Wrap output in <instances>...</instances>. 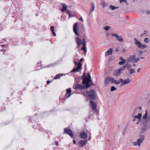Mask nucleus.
<instances>
[{
  "label": "nucleus",
  "mask_w": 150,
  "mask_h": 150,
  "mask_svg": "<svg viewBox=\"0 0 150 150\" xmlns=\"http://www.w3.org/2000/svg\"><path fill=\"white\" fill-rule=\"evenodd\" d=\"M145 111V113L143 116L140 122L141 130L142 132H144L146 130H148L150 127L149 119V118H147V110H146Z\"/></svg>",
  "instance_id": "nucleus-1"
},
{
  "label": "nucleus",
  "mask_w": 150,
  "mask_h": 150,
  "mask_svg": "<svg viewBox=\"0 0 150 150\" xmlns=\"http://www.w3.org/2000/svg\"><path fill=\"white\" fill-rule=\"evenodd\" d=\"M85 93L87 98L92 100H95L96 94L94 89H91L89 91H87Z\"/></svg>",
  "instance_id": "nucleus-2"
},
{
  "label": "nucleus",
  "mask_w": 150,
  "mask_h": 150,
  "mask_svg": "<svg viewBox=\"0 0 150 150\" xmlns=\"http://www.w3.org/2000/svg\"><path fill=\"white\" fill-rule=\"evenodd\" d=\"M134 40L135 41V44L136 46L141 49H144L147 47L146 44H143L141 42L136 38H134Z\"/></svg>",
  "instance_id": "nucleus-3"
},
{
  "label": "nucleus",
  "mask_w": 150,
  "mask_h": 150,
  "mask_svg": "<svg viewBox=\"0 0 150 150\" xmlns=\"http://www.w3.org/2000/svg\"><path fill=\"white\" fill-rule=\"evenodd\" d=\"M71 88H69L66 90V93L64 95V97L61 96L59 97V99L60 100H63L64 101L66 100V98H68L71 96Z\"/></svg>",
  "instance_id": "nucleus-4"
},
{
  "label": "nucleus",
  "mask_w": 150,
  "mask_h": 150,
  "mask_svg": "<svg viewBox=\"0 0 150 150\" xmlns=\"http://www.w3.org/2000/svg\"><path fill=\"white\" fill-rule=\"evenodd\" d=\"M64 132L66 134L69 135L73 139L74 138V134L69 127L64 128Z\"/></svg>",
  "instance_id": "nucleus-5"
},
{
  "label": "nucleus",
  "mask_w": 150,
  "mask_h": 150,
  "mask_svg": "<svg viewBox=\"0 0 150 150\" xmlns=\"http://www.w3.org/2000/svg\"><path fill=\"white\" fill-rule=\"evenodd\" d=\"M87 39L86 38H83V41H82V46L83 47H81V50H83L84 52H86V44L87 42Z\"/></svg>",
  "instance_id": "nucleus-6"
},
{
  "label": "nucleus",
  "mask_w": 150,
  "mask_h": 150,
  "mask_svg": "<svg viewBox=\"0 0 150 150\" xmlns=\"http://www.w3.org/2000/svg\"><path fill=\"white\" fill-rule=\"evenodd\" d=\"M77 23H76L74 25L73 30L74 33L76 35L78 36H80V35L78 33L79 32V28L77 26Z\"/></svg>",
  "instance_id": "nucleus-7"
},
{
  "label": "nucleus",
  "mask_w": 150,
  "mask_h": 150,
  "mask_svg": "<svg viewBox=\"0 0 150 150\" xmlns=\"http://www.w3.org/2000/svg\"><path fill=\"white\" fill-rule=\"evenodd\" d=\"M111 35L112 37H115L116 40L119 42H122L124 41V39L122 36L118 35L116 33H112Z\"/></svg>",
  "instance_id": "nucleus-8"
},
{
  "label": "nucleus",
  "mask_w": 150,
  "mask_h": 150,
  "mask_svg": "<svg viewBox=\"0 0 150 150\" xmlns=\"http://www.w3.org/2000/svg\"><path fill=\"white\" fill-rule=\"evenodd\" d=\"M140 139H138L137 140V143H138V145L139 146H140L141 144L142 143L143 140H144L145 137L144 135L142 134L139 135Z\"/></svg>",
  "instance_id": "nucleus-9"
},
{
  "label": "nucleus",
  "mask_w": 150,
  "mask_h": 150,
  "mask_svg": "<svg viewBox=\"0 0 150 150\" xmlns=\"http://www.w3.org/2000/svg\"><path fill=\"white\" fill-rule=\"evenodd\" d=\"M77 67L71 71V72H76L79 71V69L81 68L82 64L79 62L76 65Z\"/></svg>",
  "instance_id": "nucleus-10"
},
{
  "label": "nucleus",
  "mask_w": 150,
  "mask_h": 150,
  "mask_svg": "<svg viewBox=\"0 0 150 150\" xmlns=\"http://www.w3.org/2000/svg\"><path fill=\"white\" fill-rule=\"evenodd\" d=\"M90 106L91 108L93 110H95L96 112H97V110H96L97 105L95 102L92 100H90Z\"/></svg>",
  "instance_id": "nucleus-11"
},
{
  "label": "nucleus",
  "mask_w": 150,
  "mask_h": 150,
  "mask_svg": "<svg viewBox=\"0 0 150 150\" xmlns=\"http://www.w3.org/2000/svg\"><path fill=\"white\" fill-rule=\"evenodd\" d=\"M136 55H135L130 56L127 59V62L128 63L132 62L133 63V62H134L135 58L136 57Z\"/></svg>",
  "instance_id": "nucleus-12"
},
{
  "label": "nucleus",
  "mask_w": 150,
  "mask_h": 150,
  "mask_svg": "<svg viewBox=\"0 0 150 150\" xmlns=\"http://www.w3.org/2000/svg\"><path fill=\"white\" fill-rule=\"evenodd\" d=\"M88 140L86 139L85 140H81L79 141L78 142V144L80 147H83L87 143Z\"/></svg>",
  "instance_id": "nucleus-13"
},
{
  "label": "nucleus",
  "mask_w": 150,
  "mask_h": 150,
  "mask_svg": "<svg viewBox=\"0 0 150 150\" xmlns=\"http://www.w3.org/2000/svg\"><path fill=\"white\" fill-rule=\"evenodd\" d=\"M114 79L113 78L107 77L105 79V83L106 84L108 83L109 82L111 83H114Z\"/></svg>",
  "instance_id": "nucleus-14"
},
{
  "label": "nucleus",
  "mask_w": 150,
  "mask_h": 150,
  "mask_svg": "<svg viewBox=\"0 0 150 150\" xmlns=\"http://www.w3.org/2000/svg\"><path fill=\"white\" fill-rule=\"evenodd\" d=\"M83 81H82V83L83 84H84V83L87 82H91L92 81L91 79L88 78L86 76H85V77L83 78Z\"/></svg>",
  "instance_id": "nucleus-15"
},
{
  "label": "nucleus",
  "mask_w": 150,
  "mask_h": 150,
  "mask_svg": "<svg viewBox=\"0 0 150 150\" xmlns=\"http://www.w3.org/2000/svg\"><path fill=\"white\" fill-rule=\"evenodd\" d=\"M119 81L120 82L122 81L123 83L125 84V85L129 83L131 81V80L129 79H127L123 81V80L122 79H120L119 80Z\"/></svg>",
  "instance_id": "nucleus-16"
},
{
  "label": "nucleus",
  "mask_w": 150,
  "mask_h": 150,
  "mask_svg": "<svg viewBox=\"0 0 150 150\" xmlns=\"http://www.w3.org/2000/svg\"><path fill=\"white\" fill-rule=\"evenodd\" d=\"M85 88V86L81 84H78L75 86V89L76 90L78 89H84Z\"/></svg>",
  "instance_id": "nucleus-17"
},
{
  "label": "nucleus",
  "mask_w": 150,
  "mask_h": 150,
  "mask_svg": "<svg viewBox=\"0 0 150 150\" xmlns=\"http://www.w3.org/2000/svg\"><path fill=\"white\" fill-rule=\"evenodd\" d=\"M80 137L83 139H85L87 138V134L84 132H81L79 134Z\"/></svg>",
  "instance_id": "nucleus-18"
},
{
  "label": "nucleus",
  "mask_w": 150,
  "mask_h": 150,
  "mask_svg": "<svg viewBox=\"0 0 150 150\" xmlns=\"http://www.w3.org/2000/svg\"><path fill=\"white\" fill-rule=\"evenodd\" d=\"M121 72L122 71L119 69H117L114 71L113 75L117 77L121 74Z\"/></svg>",
  "instance_id": "nucleus-19"
},
{
  "label": "nucleus",
  "mask_w": 150,
  "mask_h": 150,
  "mask_svg": "<svg viewBox=\"0 0 150 150\" xmlns=\"http://www.w3.org/2000/svg\"><path fill=\"white\" fill-rule=\"evenodd\" d=\"M113 49L110 48L107 51L105 52V56L106 57L108 55H110L112 53Z\"/></svg>",
  "instance_id": "nucleus-20"
},
{
  "label": "nucleus",
  "mask_w": 150,
  "mask_h": 150,
  "mask_svg": "<svg viewBox=\"0 0 150 150\" xmlns=\"http://www.w3.org/2000/svg\"><path fill=\"white\" fill-rule=\"evenodd\" d=\"M76 41V43L78 45V48H79V47L80 46V45L81 44L82 45V41L81 40L80 38L78 37H77Z\"/></svg>",
  "instance_id": "nucleus-21"
},
{
  "label": "nucleus",
  "mask_w": 150,
  "mask_h": 150,
  "mask_svg": "<svg viewBox=\"0 0 150 150\" xmlns=\"http://www.w3.org/2000/svg\"><path fill=\"white\" fill-rule=\"evenodd\" d=\"M62 8L61 9V11L62 12H63L66 11L67 6L65 4L62 3Z\"/></svg>",
  "instance_id": "nucleus-22"
},
{
  "label": "nucleus",
  "mask_w": 150,
  "mask_h": 150,
  "mask_svg": "<svg viewBox=\"0 0 150 150\" xmlns=\"http://www.w3.org/2000/svg\"><path fill=\"white\" fill-rule=\"evenodd\" d=\"M142 117V114L141 113H139L137 115H135L134 117L135 119H138L139 120V121H141V118Z\"/></svg>",
  "instance_id": "nucleus-23"
},
{
  "label": "nucleus",
  "mask_w": 150,
  "mask_h": 150,
  "mask_svg": "<svg viewBox=\"0 0 150 150\" xmlns=\"http://www.w3.org/2000/svg\"><path fill=\"white\" fill-rule=\"evenodd\" d=\"M16 40V39L15 38L12 39L11 40L10 42H11L12 44L14 46H15L17 45Z\"/></svg>",
  "instance_id": "nucleus-24"
},
{
  "label": "nucleus",
  "mask_w": 150,
  "mask_h": 150,
  "mask_svg": "<svg viewBox=\"0 0 150 150\" xmlns=\"http://www.w3.org/2000/svg\"><path fill=\"white\" fill-rule=\"evenodd\" d=\"M95 8V6L94 4L92 3L91 4V8L90 9V12H91L92 11H93L94 10V9Z\"/></svg>",
  "instance_id": "nucleus-25"
},
{
  "label": "nucleus",
  "mask_w": 150,
  "mask_h": 150,
  "mask_svg": "<svg viewBox=\"0 0 150 150\" xmlns=\"http://www.w3.org/2000/svg\"><path fill=\"white\" fill-rule=\"evenodd\" d=\"M50 30L52 32L53 35L55 36L56 35V34L54 31V27L53 26H52L50 27Z\"/></svg>",
  "instance_id": "nucleus-26"
},
{
  "label": "nucleus",
  "mask_w": 150,
  "mask_h": 150,
  "mask_svg": "<svg viewBox=\"0 0 150 150\" xmlns=\"http://www.w3.org/2000/svg\"><path fill=\"white\" fill-rule=\"evenodd\" d=\"M148 33V32L147 30H144L143 33L141 35V37L147 36V34Z\"/></svg>",
  "instance_id": "nucleus-27"
},
{
  "label": "nucleus",
  "mask_w": 150,
  "mask_h": 150,
  "mask_svg": "<svg viewBox=\"0 0 150 150\" xmlns=\"http://www.w3.org/2000/svg\"><path fill=\"white\" fill-rule=\"evenodd\" d=\"M101 5L102 6L103 8H104L107 5V4L105 2H104L103 1H101Z\"/></svg>",
  "instance_id": "nucleus-28"
},
{
  "label": "nucleus",
  "mask_w": 150,
  "mask_h": 150,
  "mask_svg": "<svg viewBox=\"0 0 150 150\" xmlns=\"http://www.w3.org/2000/svg\"><path fill=\"white\" fill-rule=\"evenodd\" d=\"M109 8L110 9L112 10H114L119 8L118 7H115L112 5H110L109 6Z\"/></svg>",
  "instance_id": "nucleus-29"
},
{
  "label": "nucleus",
  "mask_w": 150,
  "mask_h": 150,
  "mask_svg": "<svg viewBox=\"0 0 150 150\" xmlns=\"http://www.w3.org/2000/svg\"><path fill=\"white\" fill-rule=\"evenodd\" d=\"M150 96V93L148 92L146 93L144 95L145 98L147 99L149 98Z\"/></svg>",
  "instance_id": "nucleus-30"
},
{
  "label": "nucleus",
  "mask_w": 150,
  "mask_h": 150,
  "mask_svg": "<svg viewBox=\"0 0 150 150\" xmlns=\"http://www.w3.org/2000/svg\"><path fill=\"white\" fill-rule=\"evenodd\" d=\"M135 71V70L134 69H130L129 70V72L131 74L134 73Z\"/></svg>",
  "instance_id": "nucleus-31"
},
{
  "label": "nucleus",
  "mask_w": 150,
  "mask_h": 150,
  "mask_svg": "<svg viewBox=\"0 0 150 150\" xmlns=\"http://www.w3.org/2000/svg\"><path fill=\"white\" fill-rule=\"evenodd\" d=\"M62 76V74H59L56 75L54 77V79H59L60 77Z\"/></svg>",
  "instance_id": "nucleus-32"
},
{
  "label": "nucleus",
  "mask_w": 150,
  "mask_h": 150,
  "mask_svg": "<svg viewBox=\"0 0 150 150\" xmlns=\"http://www.w3.org/2000/svg\"><path fill=\"white\" fill-rule=\"evenodd\" d=\"M90 82H87L85 83H84V84H85L86 86V88H87L89 87L91 85H93V83H91V84H89Z\"/></svg>",
  "instance_id": "nucleus-33"
},
{
  "label": "nucleus",
  "mask_w": 150,
  "mask_h": 150,
  "mask_svg": "<svg viewBox=\"0 0 150 150\" xmlns=\"http://www.w3.org/2000/svg\"><path fill=\"white\" fill-rule=\"evenodd\" d=\"M144 42L146 43H149V39L148 38H145L144 40Z\"/></svg>",
  "instance_id": "nucleus-34"
},
{
  "label": "nucleus",
  "mask_w": 150,
  "mask_h": 150,
  "mask_svg": "<svg viewBox=\"0 0 150 150\" xmlns=\"http://www.w3.org/2000/svg\"><path fill=\"white\" fill-rule=\"evenodd\" d=\"M127 66L126 65H124L122 67L120 68L119 69L121 70V71L122 72L125 69H126Z\"/></svg>",
  "instance_id": "nucleus-35"
},
{
  "label": "nucleus",
  "mask_w": 150,
  "mask_h": 150,
  "mask_svg": "<svg viewBox=\"0 0 150 150\" xmlns=\"http://www.w3.org/2000/svg\"><path fill=\"white\" fill-rule=\"evenodd\" d=\"M125 62V59H123L122 61H120L119 62V64L120 65H123Z\"/></svg>",
  "instance_id": "nucleus-36"
},
{
  "label": "nucleus",
  "mask_w": 150,
  "mask_h": 150,
  "mask_svg": "<svg viewBox=\"0 0 150 150\" xmlns=\"http://www.w3.org/2000/svg\"><path fill=\"white\" fill-rule=\"evenodd\" d=\"M35 118V117H33V118H30L29 119V121L31 122L32 123H34L35 122H36V121L34 120H32L33 119Z\"/></svg>",
  "instance_id": "nucleus-37"
},
{
  "label": "nucleus",
  "mask_w": 150,
  "mask_h": 150,
  "mask_svg": "<svg viewBox=\"0 0 150 150\" xmlns=\"http://www.w3.org/2000/svg\"><path fill=\"white\" fill-rule=\"evenodd\" d=\"M117 89L116 88H115L114 86H112L110 88V91H115Z\"/></svg>",
  "instance_id": "nucleus-38"
},
{
  "label": "nucleus",
  "mask_w": 150,
  "mask_h": 150,
  "mask_svg": "<svg viewBox=\"0 0 150 150\" xmlns=\"http://www.w3.org/2000/svg\"><path fill=\"white\" fill-rule=\"evenodd\" d=\"M145 52H144L143 50H140L139 52V56L141 55L142 54H143L144 52H145Z\"/></svg>",
  "instance_id": "nucleus-39"
},
{
  "label": "nucleus",
  "mask_w": 150,
  "mask_h": 150,
  "mask_svg": "<svg viewBox=\"0 0 150 150\" xmlns=\"http://www.w3.org/2000/svg\"><path fill=\"white\" fill-rule=\"evenodd\" d=\"M114 83H115L116 84H119L121 82H120V81H117L116 80H115L114 79Z\"/></svg>",
  "instance_id": "nucleus-40"
},
{
  "label": "nucleus",
  "mask_w": 150,
  "mask_h": 150,
  "mask_svg": "<svg viewBox=\"0 0 150 150\" xmlns=\"http://www.w3.org/2000/svg\"><path fill=\"white\" fill-rule=\"evenodd\" d=\"M110 28V27L109 26H106L104 28V29L105 30H108Z\"/></svg>",
  "instance_id": "nucleus-41"
},
{
  "label": "nucleus",
  "mask_w": 150,
  "mask_h": 150,
  "mask_svg": "<svg viewBox=\"0 0 150 150\" xmlns=\"http://www.w3.org/2000/svg\"><path fill=\"white\" fill-rule=\"evenodd\" d=\"M120 2V3H122L123 2H125L126 4H128V3L127 2V1L126 0H119Z\"/></svg>",
  "instance_id": "nucleus-42"
},
{
  "label": "nucleus",
  "mask_w": 150,
  "mask_h": 150,
  "mask_svg": "<svg viewBox=\"0 0 150 150\" xmlns=\"http://www.w3.org/2000/svg\"><path fill=\"white\" fill-rule=\"evenodd\" d=\"M140 59L139 58H135V59L134 62H133V63H134L137 62Z\"/></svg>",
  "instance_id": "nucleus-43"
},
{
  "label": "nucleus",
  "mask_w": 150,
  "mask_h": 150,
  "mask_svg": "<svg viewBox=\"0 0 150 150\" xmlns=\"http://www.w3.org/2000/svg\"><path fill=\"white\" fill-rule=\"evenodd\" d=\"M74 64L75 66L76 65L78 64L76 61V59L75 57H74Z\"/></svg>",
  "instance_id": "nucleus-44"
},
{
  "label": "nucleus",
  "mask_w": 150,
  "mask_h": 150,
  "mask_svg": "<svg viewBox=\"0 0 150 150\" xmlns=\"http://www.w3.org/2000/svg\"><path fill=\"white\" fill-rule=\"evenodd\" d=\"M131 67H132L131 65L130 64H129V65H128L127 66V69L128 70H129V69H130V68H131Z\"/></svg>",
  "instance_id": "nucleus-45"
},
{
  "label": "nucleus",
  "mask_w": 150,
  "mask_h": 150,
  "mask_svg": "<svg viewBox=\"0 0 150 150\" xmlns=\"http://www.w3.org/2000/svg\"><path fill=\"white\" fill-rule=\"evenodd\" d=\"M133 145L134 146H136L138 145V143L137 142H134L133 143Z\"/></svg>",
  "instance_id": "nucleus-46"
},
{
  "label": "nucleus",
  "mask_w": 150,
  "mask_h": 150,
  "mask_svg": "<svg viewBox=\"0 0 150 150\" xmlns=\"http://www.w3.org/2000/svg\"><path fill=\"white\" fill-rule=\"evenodd\" d=\"M87 76H87V77H88V78H90L91 79V75H90V74L89 73H87Z\"/></svg>",
  "instance_id": "nucleus-47"
},
{
  "label": "nucleus",
  "mask_w": 150,
  "mask_h": 150,
  "mask_svg": "<svg viewBox=\"0 0 150 150\" xmlns=\"http://www.w3.org/2000/svg\"><path fill=\"white\" fill-rule=\"evenodd\" d=\"M33 128L35 129H36L37 128V126L36 125H33Z\"/></svg>",
  "instance_id": "nucleus-48"
},
{
  "label": "nucleus",
  "mask_w": 150,
  "mask_h": 150,
  "mask_svg": "<svg viewBox=\"0 0 150 150\" xmlns=\"http://www.w3.org/2000/svg\"><path fill=\"white\" fill-rule=\"evenodd\" d=\"M68 15L69 16V18H70L73 16L71 14V13H69V14H68Z\"/></svg>",
  "instance_id": "nucleus-49"
},
{
  "label": "nucleus",
  "mask_w": 150,
  "mask_h": 150,
  "mask_svg": "<svg viewBox=\"0 0 150 150\" xmlns=\"http://www.w3.org/2000/svg\"><path fill=\"white\" fill-rule=\"evenodd\" d=\"M119 47H118V48H117L116 49L115 51H116V52H118L119 51Z\"/></svg>",
  "instance_id": "nucleus-50"
},
{
  "label": "nucleus",
  "mask_w": 150,
  "mask_h": 150,
  "mask_svg": "<svg viewBox=\"0 0 150 150\" xmlns=\"http://www.w3.org/2000/svg\"><path fill=\"white\" fill-rule=\"evenodd\" d=\"M85 76H86V74H85V73L84 72V73H83V76H82V78H83V77H85Z\"/></svg>",
  "instance_id": "nucleus-51"
},
{
  "label": "nucleus",
  "mask_w": 150,
  "mask_h": 150,
  "mask_svg": "<svg viewBox=\"0 0 150 150\" xmlns=\"http://www.w3.org/2000/svg\"><path fill=\"white\" fill-rule=\"evenodd\" d=\"M41 65V62L40 61V62H38L37 63V66L38 67L39 66H40Z\"/></svg>",
  "instance_id": "nucleus-52"
},
{
  "label": "nucleus",
  "mask_w": 150,
  "mask_h": 150,
  "mask_svg": "<svg viewBox=\"0 0 150 150\" xmlns=\"http://www.w3.org/2000/svg\"><path fill=\"white\" fill-rule=\"evenodd\" d=\"M147 14H150V10L146 11Z\"/></svg>",
  "instance_id": "nucleus-53"
},
{
  "label": "nucleus",
  "mask_w": 150,
  "mask_h": 150,
  "mask_svg": "<svg viewBox=\"0 0 150 150\" xmlns=\"http://www.w3.org/2000/svg\"><path fill=\"white\" fill-rule=\"evenodd\" d=\"M66 11H67V13L68 14H69V13H71V11H69L68 10H66Z\"/></svg>",
  "instance_id": "nucleus-54"
},
{
  "label": "nucleus",
  "mask_w": 150,
  "mask_h": 150,
  "mask_svg": "<svg viewBox=\"0 0 150 150\" xmlns=\"http://www.w3.org/2000/svg\"><path fill=\"white\" fill-rule=\"evenodd\" d=\"M55 144L56 146H57L58 145V142L57 141L55 142Z\"/></svg>",
  "instance_id": "nucleus-55"
},
{
  "label": "nucleus",
  "mask_w": 150,
  "mask_h": 150,
  "mask_svg": "<svg viewBox=\"0 0 150 150\" xmlns=\"http://www.w3.org/2000/svg\"><path fill=\"white\" fill-rule=\"evenodd\" d=\"M50 82H51V81H47L46 82V83H47V84H48Z\"/></svg>",
  "instance_id": "nucleus-56"
},
{
  "label": "nucleus",
  "mask_w": 150,
  "mask_h": 150,
  "mask_svg": "<svg viewBox=\"0 0 150 150\" xmlns=\"http://www.w3.org/2000/svg\"><path fill=\"white\" fill-rule=\"evenodd\" d=\"M141 69L140 68L138 69L137 71L138 72H139L140 71Z\"/></svg>",
  "instance_id": "nucleus-57"
},
{
  "label": "nucleus",
  "mask_w": 150,
  "mask_h": 150,
  "mask_svg": "<svg viewBox=\"0 0 150 150\" xmlns=\"http://www.w3.org/2000/svg\"><path fill=\"white\" fill-rule=\"evenodd\" d=\"M123 59V58L122 57H120V58H119V59L120 60H122H122L123 59Z\"/></svg>",
  "instance_id": "nucleus-58"
},
{
  "label": "nucleus",
  "mask_w": 150,
  "mask_h": 150,
  "mask_svg": "<svg viewBox=\"0 0 150 150\" xmlns=\"http://www.w3.org/2000/svg\"><path fill=\"white\" fill-rule=\"evenodd\" d=\"M121 82H122L121 83V84L120 85V86H122L123 85H125V84H124L123 83V82L122 81Z\"/></svg>",
  "instance_id": "nucleus-59"
},
{
  "label": "nucleus",
  "mask_w": 150,
  "mask_h": 150,
  "mask_svg": "<svg viewBox=\"0 0 150 150\" xmlns=\"http://www.w3.org/2000/svg\"><path fill=\"white\" fill-rule=\"evenodd\" d=\"M38 130L40 131H42L43 130H42V129H40V127H39L38 128Z\"/></svg>",
  "instance_id": "nucleus-60"
},
{
  "label": "nucleus",
  "mask_w": 150,
  "mask_h": 150,
  "mask_svg": "<svg viewBox=\"0 0 150 150\" xmlns=\"http://www.w3.org/2000/svg\"><path fill=\"white\" fill-rule=\"evenodd\" d=\"M73 144H76V142L75 140H74L73 141Z\"/></svg>",
  "instance_id": "nucleus-61"
},
{
  "label": "nucleus",
  "mask_w": 150,
  "mask_h": 150,
  "mask_svg": "<svg viewBox=\"0 0 150 150\" xmlns=\"http://www.w3.org/2000/svg\"><path fill=\"white\" fill-rule=\"evenodd\" d=\"M80 21H83V20L82 18H80V20H79Z\"/></svg>",
  "instance_id": "nucleus-62"
},
{
  "label": "nucleus",
  "mask_w": 150,
  "mask_h": 150,
  "mask_svg": "<svg viewBox=\"0 0 150 150\" xmlns=\"http://www.w3.org/2000/svg\"><path fill=\"white\" fill-rule=\"evenodd\" d=\"M9 123H6L5 124H4V123H3L2 124V125H7V124H8Z\"/></svg>",
  "instance_id": "nucleus-63"
},
{
  "label": "nucleus",
  "mask_w": 150,
  "mask_h": 150,
  "mask_svg": "<svg viewBox=\"0 0 150 150\" xmlns=\"http://www.w3.org/2000/svg\"><path fill=\"white\" fill-rule=\"evenodd\" d=\"M140 121H139H139L138 122H137V124H139V122H140Z\"/></svg>",
  "instance_id": "nucleus-64"
}]
</instances>
